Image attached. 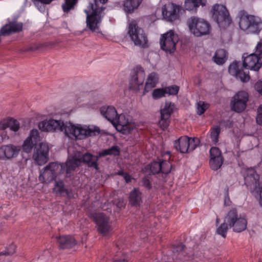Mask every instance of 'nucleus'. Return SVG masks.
<instances>
[{
  "label": "nucleus",
  "mask_w": 262,
  "mask_h": 262,
  "mask_svg": "<svg viewBox=\"0 0 262 262\" xmlns=\"http://www.w3.org/2000/svg\"><path fill=\"white\" fill-rule=\"evenodd\" d=\"M142 186H144L146 189L149 190L152 188V185L150 180V178L148 176L144 177L141 180Z\"/></svg>",
  "instance_id": "49530a36"
},
{
  "label": "nucleus",
  "mask_w": 262,
  "mask_h": 262,
  "mask_svg": "<svg viewBox=\"0 0 262 262\" xmlns=\"http://www.w3.org/2000/svg\"><path fill=\"white\" fill-rule=\"evenodd\" d=\"M256 52L259 58H262V42H258L256 47Z\"/></svg>",
  "instance_id": "603ef678"
},
{
  "label": "nucleus",
  "mask_w": 262,
  "mask_h": 262,
  "mask_svg": "<svg viewBox=\"0 0 262 262\" xmlns=\"http://www.w3.org/2000/svg\"><path fill=\"white\" fill-rule=\"evenodd\" d=\"M174 104L171 102H166L164 107L161 110L160 120L159 121V125L160 128L164 130L168 127L170 122V116L173 113Z\"/></svg>",
  "instance_id": "2eb2a0df"
},
{
  "label": "nucleus",
  "mask_w": 262,
  "mask_h": 262,
  "mask_svg": "<svg viewBox=\"0 0 262 262\" xmlns=\"http://www.w3.org/2000/svg\"><path fill=\"white\" fill-rule=\"evenodd\" d=\"M165 92V94H168L169 95H176L178 94L180 88L178 85H172L168 86H166L164 88Z\"/></svg>",
  "instance_id": "ea45409f"
},
{
  "label": "nucleus",
  "mask_w": 262,
  "mask_h": 262,
  "mask_svg": "<svg viewBox=\"0 0 262 262\" xmlns=\"http://www.w3.org/2000/svg\"><path fill=\"white\" fill-rule=\"evenodd\" d=\"M143 0H125L123 3L124 11L127 14L134 13L138 9Z\"/></svg>",
  "instance_id": "c85d7f7f"
},
{
  "label": "nucleus",
  "mask_w": 262,
  "mask_h": 262,
  "mask_svg": "<svg viewBox=\"0 0 262 262\" xmlns=\"http://www.w3.org/2000/svg\"><path fill=\"white\" fill-rule=\"evenodd\" d=\"M161 159L158 158L157 161H154L150 164L147 166V168H149L151 173L152 174L161 172Z\"/></svg>",
  "instance_id": "f704fd0d"
},
{
  "label": "nucleus",
  "mask_w": 262,
  "mask_h": 262,
  "mask_svg": "<svg viewBox=\"0 0 262 262\" xmlns=\"http://www.w3.org/2000/svg\"><path fill=\"white\" fill-rule=\"evenodd\" d=\"M244 180L245 184L247 186L253 185L254 188L252 193L258 200L259 205L262 207V184L259 183V174L253 169L249 170L247 172Z\"/></svg>",
  "instance_id": "1a4fd4ad"
},
{
  "label": "nucleus",
  "mask_w": 262,
  "mask_h": 262,
  "mask_svg": "<svg viewBox=\"0 0 262 262\" xmlns=\"http://www.w3.org/2000/svg\"><path fill=\"white\" fill-rule=\"evenodd\" d=\"M135 129L134 125L129 122L125 115L123 114L119 115L116 110V130L123 134L127 135Z\"/></svg>",
  "instance_id": "dca6fc26"
},
{
  "label": "nucleus",
  "mask_w": 262,
  "mask_h": 262,
  "mask_svg": "<svg viewBox=\"0 0 262 262\" xmlns=\"http://www.w3.org/2000/svg\"><path fill=\"white\" fill-rule=\"evenodd\" d=\"M200 144V140L197 137H189V152L192 151Z\"/></svg>",
  "instance_id": "58836bf2"
},
{
  "label": "nucleus",
  "mask_w": 262,
  "mask_h": 262,
  "mask_svg": "<svg viewBox=\"0 0 262 262\" xmlns=\"http://www.w3.org/2000/svg\"><path fill=\"white\" fill-rule=\"evenodd\" d=\"M158 80V75L156 73L153 72L149 74L145 83L144 92H148L155 88L156 86Z\"/></svg>",
  "instance_id": "2f4dec72"
},
{
  "label": "nucleus",
  "mask_w": 262,
  "mask_h": 262,
  "mask_svg": "<svg viewBox=\"0 0 262 262\" xmlns=\"http://www.w3.org/2000/svg\"><path fill=\"white\" fill-rule=\"evenodd\" d=\"M116 262H127V259L126 255H123V257L120 259H116Z\"/></svg>",
  "instance_id": "5fc2aeb1"
},
{
  "label": "nucleus",
  "mask_w": 262,
  "mask_h": 262,
  "mask_svg": "<svg viewBox=\"0 0 262 262\" xmlns=\"http://www.w3.org/2000/svg\"><path fill=\"white\" fill-rule=\"evenodd\" d=\"M206 3V0H185L184 4V9L195 13L200 6L204 7Z\"/></svg>",
  "instance_id": "bb28decb"
},
{
  "label": "nucleus",
  "mask_w": 262,
  "mask_h": 262,
  "mask_svg": "<svg viewBox=\"0 0 262 262\" xmlns=\"http://www.w3.org/2000/svg\"><path fill=\"white\" fill-rule=\"evenodd\" d=\"M220 223V219L218 217H217L216 219V225L217 224H219Z\"/></svg>",
  "instance_id": "4d7b16f0"
},
{
  "label": "nucleus",
  "mask_w": 262,
  "mask_h": 262,
  "mask_svg": "<svg viewBox=\"0 0 262 262\" xmlns=\"http://www.w3.org/2000/svg\"><path fill=\"white\" fill-rule=\"evenodd\" d=\"M120 154V150L118 146H116V156H118Z\"/></svg>",
  "instance_id": "6e6d98bb"
},
{
  "label": "nucleus",
  "mask_w": 262,
  "mask_h": 262,
  "mask_svg": "<svg viewBox=\"0 0 262 262\" xmlns=\"http://www.w3.org/2000/svg\"><path fill=\"white\" fill-rule=\"evenodd\" d=\"M74 158L79 160V164L76 167H78L81 162L86 164L88 167L93 168L96 170L99 169L98 166V158L97 156H94L90 153L86 152L84 154L80 159L76 158L75 157H70L68 158Z\"/></svg>",
  "instance_id": "5701e85b"
},
{
  "label": "nucleus",
  "mask_w": 262,
  "mask_h": 262,
  "mask_svg": "<svg viewBox=\"0 0 262 262\" xmlns=\"http://www.w3.org/2000/svg\"><path fill=\"white\" fill-rule=\"evenodd\" d=\"M229 188L227 186L226 188V192L225 195L224 199V205L226 206H229L231 204V201H230L229 195Z\"/></svg>",
  "instance_id": "3c124183"
},
{
  "label": "nucleus",
  "mask_w": 262,
  "mask_h": 262,
  "mask_svg": "<svg viewBox=\"0 0 262 262\" xmlns=\"http://www.w3.org/2000/svg\"><path fill=\"white\" fill-rule=\"evenodd\" d=\"M145 77V73L143 68L137 66L130 72V78L129 83V89L134 91H138L140 86L143 85Z\"/></svg>",
  "instance_id": "f8f14e48"
},
{
  "label": "nucleus",
  "mask_w": 262,
  "mask_h": 262,
  "mask_svg": "<svg viewBox=\"0 0 262 262\" xmlns=\"http://www.w3.org/2000/svg\"><path fill=\"white\" fill-rule=\"evenodd\" d=\"M243 68L251 71L258 72L262 67V62L257 54L248 55L244 53L242 57Z\"/></svg>",
  "instance_id": "4468645a"
},
{
  "label": "nucleus",
  "mask_w": 262,
  "mask_h": 262,
  "mask_svg": "<svg viewBox=\"0 0 262 262\" xmlns=\"http://www.w3.org/2000/svg\"><path fill=\"white\" fill-rule=\"evenodd\" d=\"M185 12V10L180 5L172 3L164 5L162 8L163 18L168 21L172 22L180 19V14Z\"/></svg>",
  "instance_id": "9b49d317"
},
{
  "label": "nucleus",
  "mask_w": 262,
  "mask_h": 262,
  "mask_svg": "<svg viewBox=\"0 0 262 262\" xmlns=\"http://www.w3.org/2000/svg\"><path fill=\"white\" fill-rule=\"evenodd\" d=\"M212 18L221 29H225L232 23V19L226 7L223 5L215 4L212 8Z\"/></svg>",
  "instance_id": "6e6552de"
},
{
  "label": "nucleus",
  "mask_w": 262,
  "mask_h": 262,
  "mask_svg": "<svg viewBox=\"0 0 262 262\" xmlns=\"http://www.w3.org/2000/svg\"><path fill=\"white\" fill-rule=\"evenodd\" d=\"M88 4L84 11L86 14V26L89 29L94 32L98 29L103 17V6L108 0H88Z\"/></svg>",
  "instance_id": "7ed1b4c3"
},
{
  "label": "nucleus",
  "mask_w": 262,
  "mask_h": 262,
  "mask_svg": "<svg viewBox=\"0 0 262 262\" xmlns=\"http://www.w3.org/2000/svg\"><path fill=\"white\" fill-rule=\"evenodd\" d=\"M209 105L204 101H200L197 103V114L199 115L203 114L208 108Z\"/></svg>",
  "instance_id": "79ce46f5"
},
{
  "label": "nucleus",
  "mask_w": 262,
  "mask_h": 262,
  "mask_svg": "<svg viewBox=\"0 0 262 262\" xmlns=\"http://www.w3.org/2000/svg\"><path fill=\"white\" fill-rule=\"evenodd\" d=\"M187 25L189 30L195 37L209 35L211 31L210 23L203 18L192 16L188 19Z\"/></svg>",
  "instance_id": "39448f33"
},
{
  "label": "nucleus",
  "mask_w": 262,
  "mask_h": 262,
  "mask_svg": "<svg viewBox=\"0 0 262 262\" xmlns=\"http://www.w3.org/2000/svg\"><path fill=\"white\" fill-rule=\"evenodd\" d=\"M100 112L101 114L115 127V107L112 106H103L100 108Z\"/></svg>",
  "instance_id": "cd10ccee"
},
{
  "label": "nucleus",
  "mask_w": 262,
  "mask_h": 262,
  "mask_svg": "<svg viewBox=\"0 0 262 262\" xmlns=\"http://www.w3.org/2000/svg\"><path fill=\"white\" fill-rule=\"evenodd\" d=\"M115 154V145H113L110 148L106 149L100 151L98 153V159L102 157H104L107 155H114Z\"/></svg>",
  "instance_id": "c03bdc74"
},
{
  "label": "nucleus",
  "mask_w": 262,
  "mask_h": 262,
  "mask_svg": "<svg viewBox=\"0 0 262 262\" xmlns=\"http://www.w3.org/2000/svg\"><path fill=\"white\" fill-rule=\"evenodd\" d=\"M249 100V94L245 91L237 92L232 98L231 101V110L237 113L243 112L247 107Z\"/></svg>",
  "instance_id": "ddd939ff"
},
{
  "label": "nucleus",
  "mask_w": 262,
  "mask_h": 262,
  "mask_svg": "<svg viewBox=\"0 0 262 262\" xmlns=\"http://www.w3.org/2000/svg\"><path fill=\"white\" fill-rule=\"evenodd\" d=\"M78 0H64V3L61 5V8L64 13H68L71 10L74 9L77 5Z\"/></svg>",
  "instance_id": "c9c22d12"
},
{
  "label": "nucleus",
  "mask_w": 262,
  "mask_h": 262,
  "mask_svg": "<svg viewBox=\"0 0 262 262\" xmlns=\"http://www.w3.org/2000/svg\"><path fill=\"white\" fill-rule=\"evenodd\" d=\"M16 246L14 244H11L6 249L0 253V255H9L13 254L15 252Z\"/></svg>",
  "instance_id": "a18cd8bd"
},
{
  "label": "nucleus",
  "mask_w": 262,
  "mask_h": 262,
  "mask_svg": "<svg viewBox=\"0 0 262 262\" xmlns=\"http://www.w3.org/2000/svg\"><path fill=\"white\" fill-rule=\"evenodd\" d=\"M213 59L217 64H223L227 59V51L223 49L217 50L213 57Z\"/></svg>",
  "instance_id": "7c9ffc66"
},
{
  "label": "nucleus",
  "mask_w": 262,
  "mask_h": 262,
  "mask_svg": "<svg viewBox=\"0 0 262 262\" xmlns=\"http://www.w3.org/2000/svg\"><path fill=\"white\" fill-rule=\"evenodd\" d=\"M99 232L104 234L110 231L109 218L103 213H95L92 215Z\"/></svg>",
  "instance_id": "f3484780"
},
{
  "label": "nucleus",
  "mask_w": 262,
  "mask_h": 262,
  "mask_svg": "<svg viewBox=\"0 0 262 262\" xmlns=\"http://www.w3.org/2000/svg\"><path fill=\"white\" fill-rule=\"evenodd\" d=\"M256 122L259 124H262V104L259 106L257 110Z\"/></svg>",
  "instance_id": "8fccbe9b"
},
{
  "label": "nucleus",
  "mask_w": 262,
  "mask_h": 262,
  "mask_svg": "<svg viewBox=\"0 0 262 262\" xmlns=\"http://www.w3.org/2000/svg\"><path fill=\"white\" fill-rule=\"evenodd\" d=\"M225 221L234 232H241L247 228L246 219L239 214L235 208H232L227 212L225 215Z\"/></svg>",
  "instance_id": "423d86ee"
},
{
  "label": "nucleus",
  "mask_w": 262,
  "mask_h": 262,
  "mask_svg": "<svg viewBox=\"0 0 262 262\" xmlns=\"http://www.w3.org/2000/svg\"><path fill=\"white\" fill-rule=\"evenodd\" d=\"M239 61H234L230 64L228 71L230 75L239 79L243 82H247L250 79L249 72L244 71L242 68L239 67Z\"/></svg>",
  "instance_id": "6ab92c4d"
},
{
  "label": "nucleus",
  "mask_w": 262,
  "mask_h": 262,
  "mask_svg": "<svg viewBox=\"0 0 262 262\" xmlns=\"http://www.w3.org/2000/svg\"><path fill=\"white\" fill-rule=\"evenodd\" d=\"M174 148L181 153L189 152V137L182 136L174 142Z\"/></svg>",
  "instance_id": "393cba45"
},
{
  "label": "nucleus",
  "mask_w": 262,
  "mask_h": 262,
  "mask_svg": "<svg viewBox=\"0 0 262 262\" xmlns=\"http://www.w3.org/2000/svg\"><path fill=\"white\" fill-rule=\"evenodd\" d=\"M185 247V245L182 244H178L177 245H174L172 248V252L174 253H180L184 250Z\"/></svg>",
  "instance_id": "09e8293b"
},
{
  "label": "nucleus",
  "mask_w": 262,
  "mask_h": 262,
  "mask_svg": "<svg viewBox=\"0 0 262 262\" xmlns=\"http://www.w3.org/2000/svg\"><path fill=\"white\" fill-rule=\"evenodd\" d=\"M178 41L179 37L177 34L173 30H169L161 35V49L166 53H173L176 50V44Z\"/></svg>",
  "instance_id": "9d476101"
},
{
  "label": "nucleus",
  "mask_w": 262,
  "mask_h": 262,
  "mask_svg": "<svg viewBox=\"0 0 262 262\" xmlns=\"http://www.w3.org/2000/svg\"><path fill=\"white\" fill-rule=\"evenodd\" d=\"M165 96V92L164 88L155 89L152 93V98L158 99Z\"/></svg>",
  "instance_id": "37998d69"
},
{
  "label": "nucleus",
  "mask_w": 262,
  "mask_h": 262,
  "mask_svg": "<svg viewBox=\"0 0 262 262\" xmlns=\"http://www.w3.org/2000/svg\"><path fill=\"white\" fill-rule=\"evenodd\" d=\"M118 174L119 176H121L125 180L126 183H128L131 181L132 178L131 176L127 172H123L122 171H119L117 173H116V175Z\"/></svg>",
  "instance_id": "de8ad7c7"
},
{
  "label": "nucleus",
  "mask_w": 262,
  "mask_h": 262,
  "mask_svg": "<svg viewBox=\"0 0 262 262\" xmlns=\"http://www.w3.org/2000/svg\"><path fill=\"white\" fill-rule=\"evenodd\" d=\"M79 164V160L74 158L68 159L65 163H50L40 171L39 180L48 183L55 180L58 174L64 172H66V177H70Z\"/></svg>",
  "instance_id": "f03ea898"
},
{
  "label": "nucleus",
  "mask_w": 262,
  "mask_h": 262,
  "mask_svg": "<svg viewBox=\"0 0 262 262\" xmlns=\"http://www.w3.org/2000/svg\"><path fill=\"white\" fill-rule=\"evenodd\" d=\"M161 172L163 174H167L169 173L171 170V163L167 160H163L161 159Z\"/></svg>",
  "instance_id": "4c0bfd02"
},
{
  "label": "nucleus",
  "mask_w": 262,
  "mask_h": 262,
  "mask_svg": "<svg viewBox=\"0 0 262 262\" xmlns=\"http://www.w3.org/2000/svg\"><path fill=\"white\" fill-rule=\"evenodd\" d=\"M113 262H114V261H113Z\"/></svg>",
  "instance_id": "bf43d9fd"
},
{
  "label": "nucleus",
  "mask_w": 262,
  "mask_h": 262,
  "mask_svg": "<svg viewBox=\"0 0 262 262\" xmlns=\"http://www.w3.org/2000/svg\"><path fill=\"white\" fill-rule=\"evenodd\" d=\"M228 223L225 221V217H224V223H222L216 229V233L221 235L223 237H226L227 232L229 228Z\"/></svg>",
  "instance_id": "e433bc0d"
},
{
  "label": "nucleus",
  "mask_w": 262,
  "mask_h": 262,
  "mask_svg": "<svg viewBox=\"0 0 262 262\" xmlns=\"http://www.w3.org/2000/svg\"><path fill=\"white\" fill-rule=\"evenodd\" d=\"M20 149V147L12 144L0 146V160H7L16 157Z\"/></svg>",
  "instance_id": "4be33fe9"
},
{
  "label": "nucleus",
  "mask_w": 262,
  "mask_h": 262,
  "mask_svg": "<svg viewBox=\"0 0 262 262\" xmlns=\"http://www.w3.org/2000/svg\"><path fill=\"white\" fill-rule=\"evenodd\" d=\"M42 131L51 132L59 130L63 132L65 135L70 138L83 139L89 136L98 135L100 129L96 126H89L80 124L74 125L71 122L64 123L61 120L50 119L45 120L38 125Z\"/></svg>",
  "instance_id": "f257e3e1"
},
{
  "label": "nucleus",
  "mask_w": 262,
  "mask_h": 262,
  "mask_svg": "<svg viewBox=\"0 0 262 262\" xmlns=\"http://www.w3.org/2000/svg\"><path fill=\"white\" fill-rule=\"evenodd\" d=\"M39 141L40 136L38 130H31L29 137L24 141L21 146L23 151L27 154L31 152L33 148Z\"/></svg>",
  "instance_id": "412c9836"
},
{
  "label": "nucleus",
  "mask_w": 262,
  "mask_h": 262,
  "mask_svg": "<svg viewBox=\"0 0 262 262\" xmlns=\"http://www.w3.org/2000/svg\"><path fill=\"white\" fill-rule=\"evenodd\" d=\"M142 193L138 188H134L130 193L129 203L133 206L140 204L141 202Z\"/></svg>",
  "instance_id": "473e14b6"
},
{
  "label": "nucleus",
  "mask_w": 262,
  "mask_h": 262,
  "mask_svg": "<svg viewBox=\"0 0 262 262\" xmlns=\"http://www.w3.org/2000/svg\"><path fill=\"white\" fill-rule=\"evenodd\" d=\"M220 127L213 128L210 133V137L213 143L216 144L219 141V136L220 133Z\"/></svg>",
  "instance_id": "a19ab883"
},
{
  "label": "nucleus",
  "mask_w": 262,
  "mask_h": 262,
  "mask_svg": "<svg viewBox=\"0 0 262 262\" xmlns=\"http://www.w3.org/2000/svg\"><path fill=\"white\" fill-rule=\"evenodd\" d=\"M47 47V43L43 44L32 43L28 47H24L21 49V52H34L35 51L42 50Z\"/></svg>",
  "instance_id": "72a5a7b5"
},
{
  "label": "nucleus",
  "mask_w": 262,
  "mask_h": 262,
  "mask_svg": "<svg viewBox=\"0 0 262 262\" xmlns=\"http://www.w3.org/2000/svg\"><path fill=\"white\" fill-rule=\"evenodd\" d=\"M58 247L60 249L72 248L77 244V241L71 235H62L57 237Z\"/></svg>",
  "instance_id": "b1692460"
},
{
  "label": "nucleus",
  "mask_w": 262,
  "mask_h": 262,
  "mask_svg": "<svg viewBox=\"0 0 262 262\" xmlns=\"http://www.w3.org/2000/svg\"><path fill=\"white\" fill-rule=\"evenodd\" d=\"M239 18V26L241 29L248 33L258 34L262 29V20L258 16L249 14L245 10L238 13Z\"/></svg>",
  "instance_id": "20e7f679"
},
{
  "label": "nucleus",
  "mask_w": 262,
  "mask_h": 262,
  "mask_svg": "<svg viewBox=\"0 0 262 262\" xmlns=\"http://www.w3.org/2000/svg\"><path fill=\"white\" fill-rule=\"evenodd\" d=\"M49 148L45 143H40L38 147H36L33 155L34 161L39 165L45 164L49 159Z\"/></svg>",
  "instance_id": "a211bd4d"
},
{
  "label": "nucleus",
  "mask_w": 262,
  "mask_h": 262,
  "mask_svg": "<svg viewBox=\"0 0 262 262\" xmlns=\"http://www.w3.org/2000/svg\"><path fill=\"white\" fill-rule=\"evenodd\" d=\"M255 88L262 95V81H257L255 84Z\"/></svg>",
  "instance_id": "864d4df0"
},
{
  "label": "nucleus",
  "mask_w": 262,
  "mask_h": 262,
  "mask_svg": "<svg viewBox=\"0 0 262 262\" xmlns=\"http://www.w3.org/2000/svg\"><path fill=\"white\" fill-rule=\"evenodd\" d=\"M53 191L56 194L70 198V192L68 189L65 187L64 184L61 180L55 181Z\"/></svg>",
  "instance_id": "c756f323"
},
{
  "label": "nucleus",
  "mask_w": 262,
  "mask_h": 262,
  "mask_svg": "<svg viewBox=\"0 0 262 262\" xmlns=\"http://www.w3.org/2000/svg\"><path fill=\"white\" fill-rule=\"evenodd\" d=\"M210 159L209 164L211 168L213 170H217L221 167L224 162V158L219 148L212 147L209 151Z\"/></svg>",
  "instance_id": "aec40b11"
},
{
  "label": "nucleus",
  "mask_w": 262,
  "mask_h": 262,
  "mask_svg": "<svg viewBox=\"0 0 262 262\" xmlns=\"http://www.w3.org/2000/svg\"><path fill=\"white\" fill-rule=\"evenodd\" d=\"M128 33L136 46L147 48V38L144 30L138 26L136 20H129Z\"/></svg>",
  "instance_id": "0eeeda50"
},
{
  "label": "nucleus",
  "mask_w": 262,
  "mask_h": 262,
  "mask_svg": "<svg viewBox=\"0 0 262 262\" xmlns=\"http://www.w3.org/2000/svg\"><path fill=\"white\" fill-rule=\"evenodd\" d=\"M8 127L15 132L18 130L20 124L17 120L12 118H7L0 122V129L4 130Z\"/></svg>",
  "instance_id": "a878e982"
},
{
  "label": "nucleus",
  "mask_w": 262,
  "mask_h": 262,
  "mask_svg": "<svg viewBox=\"0 0 262 262\" xmlns=\"http://www.w3.org/2000/svg\"><path fill=\"white\" fill-rule=\"evenodd\" d=\"M168 262H171V261H168Z\"/></svg>",
  "instance_id": "13d9d810"
}]
</instances>
